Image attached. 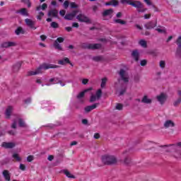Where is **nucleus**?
Segmentation results:
<instances>
[{"instance_id": "nucleus-1", "label": "nucleus", "mask_w": 181, "mask_h": 181, "mask_svg": "<svg viewBox=\"0 0 181 181\" xmlns=\"http://www.w3.org/2000/svg\"><path fill=\"white\" fill-rule=\"evenodd\" d=\"M59 66L52 64H42L35 71H29L28 76H36L42 73V70H49V69H57Z\"/></svg>"}, {"instance_id": "nucleus-2", "label": "nucleus", "mask_w": 181, "mask_h": 181, "mask_svg": "<svg viewBox=\"0 0 181 181\" xmlns=\"http://www.w3.org/2000/svg\"><path fill=\"white\" fill-rule=\"evenodd\" d=\"M101 160L104 165H115V163H117V158L114 156H102Z\"/></svg>"}, {"instance_id": "nucleus-3", "label": "nucleus", "mask_w": 181, "mask_h": 181, "mask_svg": "<svg viewBox=\"0 0 181 181\" xmlns=\"http://www.w3.org/2000/svg\"><path fill=\"white\" fill-rule=\"evenodd\" d=\"M168 146H172L173 149H175V152L173 153V156L176 159L181 158V142H178L176 144H169Z\"/></svg>"}, {"instance_id": "nucleus-4", "label": "nucleus", "mask_w": 181, "mask_h": 181, "mask_svg": "<svg viewBox=\"0 0 181 181\" xmlns=\"http://www.w3.org/2000/svg\"><path fill=\"white\" fill-rule=\"evenodd\" d=\"M132 6L136 8L137 12L144 13V12H146L148 8H144V4L141 3L139 1H133L131 4Z\"/></svg>"}, {"instance_id": "nucleus-5", "label": "nucleus", "mask_w": 181, "mask_h": 181, "mask_svg": "<svg viewBox=\"0 0 181 181\" xmlns=\"http://www.w3.org/2000/svg\"><path fill=\"white\" fill-rule=\"evenodd\" d=\"M101 95H103V90H101V89H98L96 91L95 95H92L90 96V103H94L100 100L101 98Z\"/></svg>"}, {"instance_id": "nucleus-6", "label": "nucleus", "mask_w": 181, "mask_h": 181, "mask_svg": "<svg viewBox=\"0 0 181 181\" xmlns=\"http://www.w3.org/2000/svg\"><path fill=\"white\" fill-rule=\"evenodd\" d=\"M76 19L79 21V22H84L85 23H91V21L90 20V18H88V17L86 16V15L84 14H79L76 16Z\"/></svg>"}, {"instance_id": "nucleus-7", "label": "nucleus", "mask_w": 181, "mask_h": 181, "mask_svg": "<svg viewBox=\"0 0 181 181\" xmlns=\"http://www.w3.org/2000/svg\"><path fill=\"white\" fill-rule=\"evenodd\" d=\"M119 74L122 78V80L124 82V83H128L129 80V76H128V74L127 73V71H125V70L124 69H120Z\"/></svg>"}, {"instance_id": "nucleus-8", "label": "nucleus", "mask_w": 181, "mask_h": 181, "mask_svg": "<svg viewBox=\"0 0 181 181\" xmlns=\"http://www.w3.org/2000/svg\"><path fill=\"white\" fill-rule=\"evenodd\" d=\"M64 42V38L59 37L55 40L54 43V47L57 49V50H63V48H62V46L59 43H63Z\"/></svg>"}, {"instance_id": "nucleus-9", "label": "nucleus", "mask_w": 181, "mask_h": 181, "mask_svg": "<svg viewBox=\"0 0 181 181\" xmlns=\"http://www.w3.org/2000/svg\"><path fill=\"white\" fill-rule=\"evenodd\" d=\"M25 25L28 26V28H30V29H34V30H36L37 28L35 26L36 25V22L33 21L30 18H25Z\"/></svg>"}, {"instance_id": "nucleus-10", "label": "nucleus", "mask_w": 181, "mask_h": 181, "mask_svg": "<svg viewBox=\"0 0 181 181\" xmlns=\"http://www.w3.org/2000/svg\"><path fill=\"white\" fill-rule=\"evenodd\" d=\"M156 98L160 104H165L166 100H168V95H166L165 93H160V95H157Z\"/></svg>"}, {"instance_id": "nucleus-11", "label": "nucleus", "mask_w": 181, "mask_h": 181, "mask_svg": "<svg viewBox=\"0 0 181 181\" xmlns=\"http://www.w3.org/2000/svg\"><path fill=\"white\" fill-rule=\"evenodd\" d=\"M86 49H91L95 50L97 49H101V44H88L85 46Z\"/></svg>"}, {"instance_id": "nucleus-12", "label": "nucleus", "mask_w": 181, "mask_h": 181, "mask_svg": "<svg viewBox=\"0 0 181 181\" xmlns=\"http://www.w3.org/2000/svg\"><path fill=\"white\" fill-rule=\"evenodd\" d=\"M16 42H4L1 45V47H5V48H8V47H15V46H16Z\"/></svg>"}, {"instance_id": "nucleus-13", "label": "nucleus", "mask_w": 181, "mask_h": 181, "mask_svg": "<svg viewBox=\"0 0 181 181\" xmlns=\"http://www.w3.org/2000/svg\"><path fill=\"white\" fill-rule=\"evenodd\" d=\"M12 111H13V107L12 106H8L5 111V116L6 118L9 119L11 118V115H12Z\"/></svg>"}, {"instance_id": "nucleus-14", "label": "nucleus", "mask_w": 181, "mask_h": 181, "mask_svg": "<svg viewBox=\"0 0 181 181\" xmlns=\"http://www.w3.org/2000/svg\"><path fill=\"white\" fill-rule=\"evenodd\" d=\"M76 15H77V11H74L71 13L66 14V16H64V19H66V21H72Z\"/></svg>"}, {"instance_id": "nucleus-15", "label": "nucleus", "mask_w": 181, "mask_h": 181, "mask_svg": "<svg viewBox=\"0 0 181 181\" xmlns=\"http://www.w3.org/2000/svg\"><path fill=\"white\" fill-rule=\"evenodd\" d=\"M112 13H114V10L112 8H110L107 10H105L103 13L102 15L103 16H110V18H112Z\"/></svg>"}, {"instance_id": "nucleus-16", "label": "nucleus", "mask_w": 181, "mask_h": 181, "mask_svg": "<svg viewBox=\"0 0 181 181\" xmlns=\"http://www.w3.org/2000/svg\"><path fill=\"white\" fill-rule=\"evenodd\" d=\"M98 105H100V103H95L92 105L90 106H87L85 107V111L86 112H90V111H93V110H95V108H97V107H98Z\"/></svg>"}, {"instance_id": "nucleus-17", "label": "nucleus", "mask_w": 181, "mask_h": 181, "mask_svg": "<svg viewBox=\"0 0 181 181\" xmlns=\"http://www.w3.org/2000/svg\"><path fill=\"white\" fill-rule=\"evenodd\" d=\"M49 83H52V84H59L62 86L64 87L66 84L62 83V81L59 80V78H52L49 79Z\"/></svg>"}, {"instance_id": "nucleus-18", "label": "nucleus", "mask_w": 181, "mask_h": 181, "mask_svg": "<svg viewBox=\"0 0 181 181\" xmlns=\"http://www.w3.org/2000/svg\"><path fill=\"white\" fill-rule=\"evenodd\" d=\"M2 175L6 181H11V173L8 170H4L2 172Z\"/></svg>"}, {"instance_id": "nucleus-19", "label": "nucleus", "mask_w": 181, "mask_h": 181, "mask_svg": "<svg viewBox=\"0 0 181 181\" xmlns=\"http://www.w3.org/2000/svg\"><path fill=\"white\" fill-rule=\"evenodd\" d=\"M1 146H3V148H6V149H11L12 148H14L15 144L3 142V144H1Z\"/></svg>"}, {"instance_id": "nucleus-20", "label": "nucleus", "mask_w": 181, "mask_h": 181, "mask_svg": "<svg viewBox=\"0 0 181 181\" xmlns=\"http://www.w3.org/2000/svg\"><path fill=\"white\" fill-rule=\"evenodd\" d=\"M165 128H173L175 127V122L172 120H167L164 123Z\"/></svg>"}, {"instance_id": "nucleus-21", "label": "nucleus", "mask_w": 181, "mask_h": 181, "mask_svg": "<svg viewBox=\"0 0 181 181\" xmlns=\"http://www.w3.org/2000/svg\"><path fill=\"white\" fill-rule=\"evenodd\" d=\"M118 1L111 0L109 2L105 3L106 6H118Z\"/></svg>"}, {"instance_id": "nucleus-22", "label": "nucleus", "mask_w": 181, "mask_h": 181, "mask_svg": "<svg viewBox=\"0 0 181 181\" xmlns=\"http://www.w3.org/2000/svg\"><path fill=\"white\" fill-rule=\"evenodd\" d=\"M59 15V11L56 9L51 10L48 12V16H53L54 18H57Z\"/></svg>"}, {"instance_id": "nucleus-23", "label": "nucleus", "mask_w": 181, "mask_h": 181, "mask_svg": "<svg viewBox=\"0 0 181 181\" xmlns=\"http://www.w3.org/2000/svg\"><path fill=\"white\" fill-rule=\"evenodd\" d=\"M17 13H21V15H23V16H29V13H28V10L25 8L20 9L18 11H17Z\"/></svg>"}, {"instance_id": "nucleus-24", "label": "nucleus", "mask_w": 181, "mask_h": 181, "mask_svg": "<svg viewBox=\"0 0 181 181\" xmlns=\"http://www.w3.org/2000/svg\"><path fill=\"white\" fill-rule=\"evenodd\" d=\"M69 63H70V59L67 57H65L58 62V64H61L62 66H64V64H67Z\"/></svg>"}, {"instance_id": "nucleus-25", "label": "nucleus", "mask_w": 181, "mask_h": 181, "mask_svg": "<svg viewBox=\"0 0 181 181\" xmlns=\"http://www.w3.org/2000/svg\"><path fill=\"white\" fill-rule=\"evenodd\" d=\"M132 57L136 60V62H138L139 60V52H138V50H134L132 53Z\"/></svg>"}, {"instance_id": "nucleus-26", "label": "nucleus", "mask_w": 181, "mask_h": 181, "mask_svg": "<svg viewBox=\"0 0 181 181\" xmlns=\"http://www.w3.org/2000/svg\"><path fill=\"white\" fill-rule=\"evenodd\" d=\"M156 23H153V22H149L145 25V28L146 29H153V28H156Z\"/></svg>"}, {"instance_id": "nucleus-27", "label": "nucleus", "mask_w": 181, "mask_h": 181, "mask_svg": "<svg viewBox=\"0 0 181 181\" xmlns=\"http://www.w3.org/2000/svg\"><path fill=\"white\" fill-rule=\"evenodd\" d=\"M63 173L65 174V175L67 177H69L71 179H75L76 178V177L74 175H71V173L67 170H64Z\"/></svg>"}, {"instance_id": "nucleus-28", "label": "nucleus", "mask_w": 181, "mask_h": 181, "mask_svg": "<svg viewBox=\"0 0 181 181\" xmlns=\"http://www.w3.org/2000/svg\"><path fill=\"white\" fill-rule=\"evenodd\" d=\"M177 95H178L179 98L175 102L174 105H177V104H180L181 103V90H177Z\"/></svg>"}, {"instance_id": "nucleus-29", "label": "nucleus", "mask_w": 181, "mask_h": 181, "mask_svg": "<svg viewBox=\"0 0 181 181\" xmlns=\"http://www.w3.org/2000/svg\"><path fill=\"white\" fill-rule=\"evenodd\" d=\"M141 103H144V104H151V103H152V100L148 98V96L145 95L142 98Z\"/></svg>"}, {"instance_id": "nucleus-30", "label": "nucleus", "mask_w": 181, "mask_h": 181, "mask_svg": "<svg viewBox=\"0 0 181 181\" xmlns=\"http://www.w3.org/2000/svg\"><path fill=\"white\" fill-rule=\"evenodd\" d=\"M47 8V4L44 3L42 6H38L36 8V11H45Z\"/></svg>"}, {"instance_id": "nucleus-31", "label": "nucleus", "mask_w": 181, "mask_h": 181, "mask_svg": "<svg viewBox=\"0 0 181 181\" xmlns=\"http://www.w3.org/2000/svg\"><path fill=\"white\" fill-rule=\"evenodd\" d=\"M16 35H23L25 33V30H23V28L22 27H18L16 30H15Z\"/></svg>"}, {"instance_id": "nucleus-32", "label": "nucleus", "mask_w": 181, "mask_h": 181, "mask_svg": "<svg viewBox=\"0 0 181 181\" xmlns=\"http://www.w3.org/2000/svg\"><path fill=\"white\" fill-rule=\"evenodd\" d=\"M18 125L21 128H26V124L25 123V122L22 119H18Z\"/></svg>"}, {"instance_id": "nucleus-33", "label": "nucleus", "mask_w": 181, "mask_h": 181, "mask_svg": "<svg viewBox=\"0 0 181 181\" xmlns=\"http://www.w3.org/2000/svg\"><path fill=\"white\" fill-rule=\"evenodd\" d=\"M114 22L115 23H119L120 25H125L127 23V22L121 19H115Z\"/></svg>"}, {"instance_id": "nucleus-34", "label": "nucleus", "mask_w": 181, "mask_h": 181, "mask_svg": "<svg viewBox=\"0 0 181 181\" xmlns=\"http://www.w3.org/2000/svg\"><path fill=\"white\" fill-rule=\"evenodd\" d=\"M107 78H102V82H101V84H100V87L102 88H104V87H105V84H107Z\"/></svg>"}, {"instance_id": "nucleus-35", "label": "nucleus", "mask_w": 181, "mask_h": 181, "mask_svg": "<svg viewBox=\"0 0 181 181\" xmlns=\"http://www.w3.org/2000/svg\"><path fill=\"white\" fill-rule=\"evenodd\" d=\"M140 46H141L142 47H147V44H146V41H145L144 40H141L139 42Z\"/></svg>"}, {"instance_id": "nucleus-36", "label": "nucleus", "mask_w": 181, "mask_h": 181, "mask_svg": "<svg viewBox=\"0 0 181 181\" xmlns=\"http://www.w3.org/2000/svg\"><path fill=\"white\" fill-rule=\"evenodd\" d=\"M22 2L28 6V8H30L32 6V3L30 2V0H22Z\"/></svg>"}, {"instance_id": "nucleus-37", "label": "nucleus", "mask_w": 181, "mask_h": 181, "mask_svg": "<svg viewBox=\"0 0 181 181\" xmlns=\"http://www.w3.org/2000/svg\"><path fill=\"white\" fill-rule=\"evenodd\" d=\"M13 158L17 160V162H21L22 160V158L19 157V154L15 153L13 155Z\"/></svg>"}, {"instance_id": "nucleus-38", "label": "nucleus", "mask_w": 181, "mask_h": 181, "mask_svg": "<svg viewBox=\"0 0 181 181\" xmlns=\"http://www.w3.org/2000/svg\"><path fill=\"white\" fill-rule=\"evenodd\" d=\"M88 90H89V89L85 90L84 91L81 92V93L77 95V98H83V97H84V94H86V93H87V91H88Z\"/></svg>"}, {"instance_id": "nucleus-39", "label": "nucleus", "mask_w": 181, "mask_h": 181, "mask_svg": "<svg viewBox=\"0 0 181 181\" xmlns=\"http://www.w3.org/2000/svg\"><path fill=\"white\" fill-rule=\"evenodd\" d=\"M121 4H127L128 5H131L132 4V0H120Z\"/></svg>"}, {"instance_id": "nucleus-40", "label": "nucleus", "mask_w": 181, "mask_h": 181, "mask_svg": "<svg viewBox=\"0 0 181 181\" xmlns=\"http://www.w3.org/2000/svg\"><path fill=\"white\" fill-rule=\"evenodd\" d=\"M159 65L160 69H165L166 66V62H165V61H160Z\"/></svg>"}, {"instance_id": "nucleus-41", "label": "nucleus", "mask_w": 181, "mask_h": 181, "mask_svg": "<svg viewBox=\"0 0 181 181\" xmlns=\"http://www.w3.org/2000/svg\"><path fill=\"white\" fill-rule=\"evenodd\" d=\"M93 59L95 62H101V60H103V57H101V56L94 57L93 58Z\"/></svg>"}, {"instance_id": "nucleus-42", "label": "nucleus", "mask_w": 181, "mask_h": 181, "mask_svg": "<svg viewBox=\"0 0 181 181\" xmlns=\"http://www.w3.org/2000/svg\"><path fill=\"white\" fill-rule=\"evenodd\" d=\"M45 16V13L42 11H40L39 13V15L37 16V19H38V21H42V18Z\"/></svg>"}, {"instance_id": "nucleus-43", "label": "nucleus", "mask_w": 181, "mask_h": 181, "mask_svg": "<svg viewBox=\"0 0 181 181\" xmlns=\"http://www.w3.org/2000/svg\"><path fill=\"white\" fill-rule=\"evenodd\" d=\"M123 107L124 106L121 103H117L116 105V110H118L119 111H121V110H122Z\"/></svg>"}, {"instance_id": "nucleus-44", "label": "nucleus", "mask_w": 181, "mask_h": 181, "mask_svg": "<svg viewBox=\"0 0 181 181\" xmlns=\"http://www.w3.org/2000/svg\"><path fill=\"white\" fill-rule=\"evenodd\" d=\"M70 7L72 8V9H76V8H78V6L74 3V2H71L70 4Z\"/></svg>"}, {"instance_id": "nucleus-45", "label": "nucleus", "mask_w": 181, "mask_h": 181, "mask_svg": "<svg viewBox=\"0 0 181 181\" xmlns=\"http://www.w3.org/2000/svg\"><path fill=\"white\" fill-rule=\"evenodd\" d=\"M176 43L179 47V49L181 48V36L178 37L177 41H176Z\"/></svg>"}, {"instance_id": "nucleus-46", "label": "nucleus", "mask_w": 181, "mask_h": 181, "mask_svg": "<svg viewBox=\"0 0 181 181\" xmlns=\"http://www.w3.org/2000/svg\"><path fill=\"white\" fill-rule=\"evenodd\" d=\"M51 27L54 28V29H57L59 28V24L56 22L51 23Z\"/></svg>"}, {"instance_id": "nucleus-47", "label": "nucleus", "mask_w": 181, "mask_h": 181, "mask_svg": "<svg viewBox=\"0 0 181 181\" xmlns=\"http://www.w3.org/2000/svg\"><path fill=\"white\" fill-rule=\"evenodd\" d=\"M131 162V158H129V157L127 156L125 158H124V163L126 165H129V163Z\"/></svg>"}, {"instance_id": "nucleus-48", "label": "nucleus", "mask_w": 181, "mask_h": 181, "mask_svg": "<svg viewBox=\"0 0 181 181\" xmlns=\"http://www.w3.org/2000/svg\"><path fill=\"white\" fill-rule=\"evenodd\" d=\"M19 169H20L21 170H23H23H26V166H25V165L21 163V164H20Z\"/></svg>"}, {"instance_id": "nucleus-49", "label": "nucleus", "mask_w": 181, "mask_h": 181, "mask_svg": "<svg viewBox=\"0 0 181 181\" xmlns=\"http://www.w3.org/2000/svg\"><path fill=\"white\" fill-rule=\"evenodd\" d=\"M69 1H65L64 2V7L65 8V9H67L69 8Z\"/></svg>"}, {"instance_id": "nucleus-50", "label": "nucleus", "mask_w": 181, "mask_h": 181, "mask_svg": "<svg viewBox=\"0 0 181 181\" xmlns=\"http://www.w3.org/2000/svg\"><path fill=\"white\" fill-rule=\"evenodd\" d=\"M27 160L28 162H32V160H33V156H28L27 157Z\"/></svg>"}, {"instance_id": "nucleus-51", "label": "nucleus", "mask_w": 181, "mask_h": 181, "mask_svg": "<svg viewBox=\"0 0 181 181\" xmlns=\"http://www.w3.org/2000/svg\"><path fill=\"white\" fill-rule=\"evenodd\" d=\"M59 15H61V16H64V15H66V11L65 10H61L59 11Z\"/></svg>"}, {"instance_id": "nucleus-52", "label": "nucleus", "mask_w": 181, "mask_h": 181, "mask_svg": "<svg viewBox=\"0 0 181 181\" xmlns=\"http://www.w3.org/2000/svg\"><path fill=\"white\" fill-rule=\"evenodd\" d=\"M156 30H157V32L159 33H165L166 32L165 30H162L160 28H157Z\"/></svg>"}, {"instance_id": "nucleus-53", "label": "nucleus", "mask_w": 181, "mask_h": 181, "mask_svg": "<svg viewBox=\"0 0 181 181\" xmlns=\"http://www.w3.org/2000/svg\"><path fill=\"white\" fill-rule=\"evenodd\" d=\"M11 128H13V129H16V121H13V124H11Z\"/></svg>"}, {"instance_id": "nucleus-54", "label": "nucleus", "mask_w": 181, "mask_h": 181, "mask_svg": "<svg viewBox=\"0 0 181 181\" xmlns=\"http://www.w3.org/2000/svg\"><path fill=\"white\" fill-rule=\"evenodd\" d=\"M40 39H41V40H42V42H45V40L47 39V37L45 35H40Z\"/></svg>"}, {"instance_id": "nucleus-55", "label": "nucleus", "mask_w": 181, "mask_h": 181, "mask_svg": "<svg viewBox=\"0 0 181 181\" xmlns=\"http://www.w3.org/2000/svg\"><path fill=\"white\" fill-rule=\"evenodd\" d=\"M87 83H88V78H84L82 80V84H87Z\"/></svg>"}, {"instance_id": "nucleus-56", "label": "nucleus", "mask_w": 181, "mask_h": 181, "mask_svg": "<svg viewBox=\"0 0 181 181\" xmlns=\"http://www.w3.org/2000/svg\"><path fill=\"white\" fill-rule=\"evenodd\" d=\"M93 137L95 138V139H99V138H100V134L95 133V134H94Z\"/></svg>"}, {"instance_id": "nucleus-57", "label": "nucleus", "mask_w": 181, "mask_h": 181, "mask_svg": "<svg viewBox=\"0 0 181 181\" xmlns=\"http://www.w3.org/2000/svg\"><path fill=\"white\" fill-rule=\"evenodd\" d=\"M141 66H146V60L143 59V60L141 62Z\"/></svg>"}, {"instance_id": "nucleus-58", "label": "nucleus", "mask_w": 181, "mask_h": 181, "mask_svg": "<svg viewBox=\"0 0 181 181\" xmlns=\"http://www.w3.org/2000/svg\"><path fill=\"white\" fill-rule=\"evenodd\" d=\"M144 2L147 4L148 6L152 5V2H151V0H144Z\"/></svg>"}, {"instance_id": "nucleus-59", "label": "nucleus", "mask_w": 181, "mask_h": 181, "mask_svg": "<svg viewBox=\"0 0 181 181\" xmlns=\"http://www.w3.org/2000/svg\"><path fill=\"white\" fill-rule=\"evenodd\" d=\"M151 18V14H145L144 19H149Z\"/></svg>"}, {"instance_id": "nucleus-60", "label": "nucleus", "mask_w": 181, "mask_h": 181, "mask_svg": "<svg viewBox=\"0 0 181 181\" xmlns=\"http://www.w3.org/2000/svg\"><path fill=\"white\" fill-rule=\"evenodd\" d=\"M72 26L73 28H78V23H73Z\"/></svg>"}, {"instance_id": "nucleus-61", "label": "nucleus", "mask_w": 181, "mask_h": 181, "mask_svg": "<svg viewBox=\"0 0 181 181\" xmlns=\"http://www.w3.org/2000/svg\"><path fill=\"white\" fill-rule=\"evenodd\" d=\"M116 16H117V18H121V16H122V13L118 12V13L116 14Z\"/></svg>"}, {"instance_id": "nucleus-62", "label": "nucleus", "mask_w": 181, "mask_h": 181, "mask_svg": "<svg viewBox=\"0 0 181 181\" xmlns=\"http://www.w3.org/2000/svg\"><path fill=\"white\" fill-rule=\"evenodd\" d=\"M53 159H54V157L53 156H48V160L52 161Z\"/></svg>"}, {"instance_id": "nucleus-63", "label": "nucleus", "mask_w": 181, "mask_h": 181, "mask_svg": "<svg viewBox=\"0 0 181 181\" xmlns=\"http://www.w3.org/2000/svg\"><path fill=\"white\" fill-rule=\"evenodd\" d=\"M74 145H77V141H74L71 143V146H74Z\"/></svg>"}, {"instance_id": "nucleus-64", "label": "nucleus", "mask_w": 181, "mask_h": 181, "mask_svg": "<svg viewBox=\"0 0 181 181\" xmlns=\"http://www.w3.org/2000/svg\"><path fill=\"white\" fill-rule=\"evenodd\" d=\"M65 29L67 30V32H71L72 30L71 27H66Z\"/></svg>"}]
</instances>
